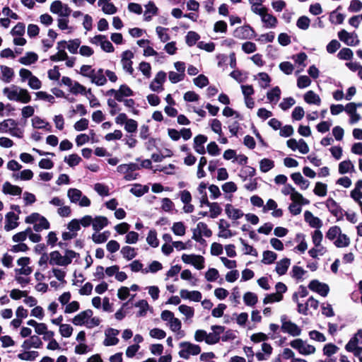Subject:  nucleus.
<instances>
[{
  "label": "nucleus",
  "mask_w": 362,
  "mask_h": 362,
  "mask_svg": "<svg viewBox=\"0 0 362 362\" xmlns=\"http://www.w3.org/2000/svg\"><path fill=\"white\" fill-rule=\"evenodd\" d=\"M139 71L144 76L149 78L151 76V66L149 63L141 62L139 65Z\"/></svg>",
  "instance_id": "69168bd1"
},
{
  "label": "nucleus",
  "mask_w": 362,
  "mask_h": 362,
  "mask_svg": "<svg viewBox=\"0 0 362 362\" xmlns=\"http://www.w3.org/2000/svg\"><path fill=\"white\" fill-rule=\"evenodd\" d=\"M304 218L310 227L320 228L322 226V221L318 218L315 216L310 211H305L304 213Z\"/></svg>",
  "instance_id": "5701e85b"
},
{
  "label": "nucleus",
  "mask_w": 362,
  "mask_h": 362,
  "mask_svg": "<svg viewBox=\"0 0 362 362\" xmlns=\"http://www.w3.org/2000/svg\"><path fill=\"white\" fill-rule=\"evenodd\" d=\"M119 93V102L123 101L124 97L132 96L134 95L133 90L127 85L123 84L121 85L119 88L118 89Z\"/></svg>",
  "instance_id": "09e8293b"
},
{
  "label": "nucleus",
  "mask_w": 362,
  "mask_h": 362,
  "mask_svg": "<svg viewBox=\"0 0 362 362\" xmlns=\"http://www.w3.org/2000/svg\"><path fill=\"white\" fill-rule=\"evenodd\" d=\"M290 346L302 355H310L315 352L314 346L307 344L301 339H296L290 342Z\"/></svg>",
  "instance_id": "423d86ee"
},
{
  "label": "nucleus",
  "mask_w": 362,
  "mask_h": 362,
  "mask_svg": "<svg viewBox=\"0 0 362 362\" xmlns=\"http://www.w3.org/2000/svg\"><path fill=\"white\" fill-rule=\"evenodd\" d=\"M49 264L52 265L66 266L64 256L59 251L52 252L49 255Z\"/></svg>",
  "instance_id": "c756f323"
},
{
  "label": "nucleus",
  "mask_w": 362,
  "mask_h": 362,
  "mask_svg": "<svg viewBox=\"0 0 362 362\" xmlns=\"http://www.w3.org/2000/svg\"><path fill=\"white\" fill-rule=\"evenodd\" d=\"M33 172L30 169H25L22 171L14 173L12 175V177L15 180H30L33 177Z\"/></svg>",
  "instance_id": "2f4dec72"
},
{
  "label": "nucleus",
  "mask_w": 362,
  "mask_h": 362,
  "mask_svg": "<svg viewBox=\"0 0 362 362\" xmlns=\"http://www.w3.org/2000/svg\"><path fill=\"white\" fill-rule=\"evenodd\" d=\"M168 28H164V27H161V26H157L156 28V34H157L159 40L162 42H166L170 39V35L168 34Z\"/></svg>",
  "instance_id": "49530a36"
},
{
  "label": "nucleus",
  "mask_w": 362,
  "mask_h": 362,
  "mask_svg": "<svg viewBox=\"0 0 362 362\" xmlns=\"http://www.w3.org/2000/svg\"><path fill=\"white\" fill-rule=\"evenodd\" d=\"M339 350V347L332 343H329L325 345L323 348L324 355L330 357L335 354Z\"/></svg>",
  "instance_id": "e2e57ef3"
},
{
  "label": "nucleus",
  "mask_w": 362,
  "mask_h": 362,
  "mask_svg": "<svg viewBox=\"0 0 362 362\" xmlns=\"http://www.w3.org/2000/svg\"><path fill=\"white\" fill-rule=\"evenodd\" d=\"M243 300L245 305L253 306L257 302V296L252 292H246L243 296Z\"/></svg>",
  "instance_id": "6e6d98bb"
},
{
  "label": "nucleus",
  "mask_w": 362,
  "mask_h": 362,
  "mask_svg": "<svg viewBox=\"0 0 362 362\" xmlns=\"http://www.w3.org/2000/svg\"><path fill=\"white\" fill-rule=\"evenodd\" d=\"M213 332L206 334V343L208 344H215L220 340V334L223 332L224 327L220 325L211 326Z\"/></svg>",
  "instance_id": "9b49d317"
},
{
  "label": "nucleus",
  "mask_w": 362,
  "mask_h": 362,
  "mask_svg": "<svg viewBox=\"0 0 362 362\" xmlns=\"http://www.w3.org/2000/svg\"><path fill=\"white\" fill-rule=\"evenodd\" d=\"M325 205L329 211L335 216L337 220H340L344 216V211L340 206L332 199L329 198L325 202Z\"/></svg>",
  "instance_id": "9d476101"
},
{
  "label": "nucleus",
  "mask_w": 362,
  "mask_h": 362,
  "mask_svg": "<svg viewBox=\"0 0 362 362\" xmlns=\"http://www.w3.org/2000/svg\"><path fill=\"white\" fill-rule=\"evenodd\" d=\"M22 188L12 185L11 182L6 181L2 186V192L4 194H9L12 196H20L22 194Z\"/></svg>",
  "instance_id": "6ab92c4d"
},
{
  "label": "nucleus",
  "mask_w": 362,
  "mask_h": 362,
  "mask_svg": "<svg viewBox=\"0 0 362 362\" xmlns=\"http://www.w3.org/2000/svg\"><path fill=\"white\" fill-rule=\"evenodd\" d=\"M38 59V55L33 52H27L25 56L21 57L18 62L25 66L31 65L35 63Z\"/></svg>",
  "instance_id": "7c9ffc66"
},
{
  "label": "nucleus",
  "mask_w": 362,
  "mask_h": 362,
  "mask_svg": "<svg viewBox=\"0 0 362 362\" xmlns=\"http://www.w3.org/2000/svg\"><path fill=\"white\" fill-rule=\"evenodd\" d=\"M206 141L207 137L202 134H199L194 139V148L197 153L202 155L206 153L204 144Z\"/></svg>",
  "instance_id": "b1692460"
},
{
  "label": "nucleus",
  "mask_w": 362,
  "mask_h": 362,
  "mask_svg": "<svg viewBox=\"0 0 362 362\" xmlns=\"http://www.w3.org/2000/svg\"><path fill=\"white\" fill-rule=\"evenodd\" d=\"M339 40L349 46H355L359 43V40L356 33H349L345 30L338 33Z\"/></svg>",
  "instance_id": "1a4fd4ad"
},
{
  "label": "nucleus",
  "mask_w": 362,
  "mask_h": 362,
  "mask_svg": "<svg viewBox=\"0 0 362 362\" xmlns=\"http://www.w3.org/2000/svg\"><path fill=\"white\" fill-rule=\"evenodd\" d=\"M308 288L323 297L327 296L329 291V288L327 284L321 283L317 280H312L308 285Z\"/></svg>",
  "instance_id": "ddd939ff"
},
{
  "label": "nucleus",
  "mask_w": 362,
  "mask_h": 362,
  "mask_svg": "<svg viewBox=\"0 0 362 362\" xmlns=\"http://www.w3.org/2000/svg\"><path fill=\"white\" fill-rule=\"evenodd\" d=\"M81 41L78 38L71 40L68 41L67 49L71 54H77L78 49H80Z\"/></svg>",
  "instance_id": "8fccbe9b"
},
{
  "label": "nucleus",
  "mask_w": 362,
  "mask_h": 362,
  "mask_svg": "<svg viewBox=\"0 0 362 362\" xmlns=\"http://www.w3.org/2000/svg\"><path fill=\"white\" fill-rule=\"evenodd\" d=\"M108 223L109 221L106 217L102 216H95L94 218H93V229L95 232H98L107 226Z\"/></svg>",
  "instance_id": "bb28decb"
},
{
  "label": "nucleus",
  "mask_w": 362,
  "mask_h": 362,
  "mask_svg": "<svg viewBox=\"0 0 362 362\" xmlns=\"http://www.w3.org/2000/svg\"><path fill=\"white\" fill-rule=\"evenodd\" d=\"M67 197L71 203L78 204L81 207H88L91 204L88 197L83 195L82 192L76 188L69 189Z\"/></svg>",
  "instance_id": "f03ea898"
},
{
  "label": "nucleus",
  "mask_w": 362,
  "mask_h": 362,
  "mask_svg": "<svg viewBox=\"0 0 362 362\" xmlns=\"http://www.w3.org/2000/svg\"><path fill=\"white\" fill-rule=\"evenodd\" d=\"M50 11L57 14L59 17H68L71 13V9L67 4H63L61 1L56 0L50 6Z\"/></svg>",
  "instance_id": "0eeeda50"
},
{
  "label": "nucleus",
  "mask_w": 362,
  "mask_h": 362,
  "mask_svg": "<svg viewBox=\"0 0 362 362\" xmlns=\"http://www.w3.org/2000/svg\"><path fill=\"white\" fill-rule=\"evenodd\" d=\"M171 230L175 235L178 236H183L186 233V227L181 221L174 223Z\"/></svg>",
  "instance_id": "603ef678"
},
{
  "label": "nucleus",
  "mask_w": 362,
  "mask_h": 362,
  "mask_svg": "<svg viewBox=\"0 0 362 362\" xmlns=\"http://www.w3.org/2000/svg\"><path fill=\"white\" fill-rule=\"evenodd\" d=\"M120 252L123 257L128 261L132 260L137 255L136 250L130 246L123 247L121 249Z\"/></svg>",
  "instance_id": "79ce46f5"
},
{
  "label": "nucleus",
  "mask_w": 362,
  "mask_h": 362,
  "mask_svg": "<svg viewBox=\"0 0 362 362\" xmlns=\"http://www.w3.org/2000/svg\"><path fill=\"white\" fill-rule=\"evenodd\" d=\"M32 125L35 129H44L48 132H51V126L49 122L40 117L35 116L32 119Z\"/></svg>",
  "instance_id": "72a5a7b5"
},
{
  "label": "nucleus",
  "mask_w": 362,
  "mask_h": 362,
  "mask_svg": "<svg viewBox=\"0 0 362 362\" xmlns=\"http://www.w3.org/2000/svg\"><path fill=\"white\" fill-rule=\"evenodd\" d=\"M182 260L186 264H192L198 270L204 267V258L201 255L183 254Z\"/></svg>",
  "instance_id": "6e6552de"
},
{
  "label": "nucleus",
  "mask_w": 362,
  "mask_h": 362,
  "mask_svg": "<svg viewBox=\"0 0 362 362\" xmlns=\"http://www.w3.org/2000/svg\"><path fill=\"white\" fill-rule=\"evenodd\" d=\"M353 172H355V167L350 160H344L339 164V173L341 175Z\"/></svg>",
  "instance_id": "c9c22d12"
},
{
  "label": "nucleus",
  "mask_w": 362,
  "mask_h": 362,
  "mask_svg": "<svg viewBox=\"0 0 362 362\" xmlns=\"http://www.w3.org/2000/svg\"><path fill=\"white\" fill-rule=\"evenodd\" d=\"M291 177L293 182L298 185L301 189H306L309 187V181L304 179L300 173H293Z\"/></svg>",
  "instance_id": "473e14b6"
},
{
  "label": "nucleus",
  "mask_w": 362,
  "mask_h": 362,
  "mask_svg": "<svg viewBox=\"0 0 362 362\" xmlns=\"http://www.w3.org/2000/svg\"><path fill=\"white\" fill-rule=\"evenodd\" d=\"M81 161V158L76 153L71 154L68 157L64 158V162H66L70 167H74L78 165Z\"/></svg>",
  "instance_id": "680f3d73"
},
{
  "label": "nucleus",
  "mask_w": 362,
  "mask_h": 362,
  "mask_svg": "<svg viewBox=\"0 0 362 362\" xmlns=\"http://www.w3.org/2000/svg\"><path fill=\"white\" fill-rule=\"evenodd\" d=\"M119 334V331L116 329L109 328L105 330V339L103 344L106 346L117 345L119 342V339L117 336Z\"/></svg>",
  "instance_id": "f8f14e48"
},
{
  "label": "nucleus",
  "mask_w": 362,
  "mask_h": 362,
  "mask_svg": "<svg viewBox=\"0 0 362 362\" xmlns=\"http://www.w3.org/2000/svg\"><path fill=\"white\" fill-rule=\"evenodd\" d=\"M225 211L228 217L233 220H238L244 215L240 209L235 208L230 204L226 205Z\"/></svg>",
  "instance_id": "393cba45"
},
{
  "label": "nucleus",
  "mask_w": 362,
  "mask_h": 362,
  "mask_svg": "<svg viewBox=\"0 0 362 362\" xmlns=\"http://www.w3.org/2000/svg\"><path fill=\"white\" fill-rule=\"evenodd\" d=\"M210 126L214 132L218 134L219 136L223 135L222 124L217 119H213L210 121Z\"/></svg>",
  "instance_id": "338daca9"
},
{
  "label": "nucleus",
  "mask_w": 362,
  "mask_h": 362,
  "mask_svg": "<svg viewBox=\"0 0 362 362\" xmlns=\"http://www.w3.org/2000/svg\"><path fill=\"white\" fill-rule=\"evenodd\" d=\"M0 71L1 73V80L6 83H10L13 78L14 72L13 70L6 66H0Z\"/></svg>",
  "instance_id": "cd10ccee"
},
{
  "label": "nucleus",
  "mask_w": 362,
  "mask_h": 362,
  "mask_svg": "<svg viewBox=\"0 0 362 362\" xmlns=\"http://www.w3.org/2000/svg\"><path fill=\"white\" fill-rule=\"evenodd\" d=\"M304 100L308 104H314L318 106L321 103L320 96L313 90H309L304 95Z\"/></svg>",
  "instance_id": "e433bc0d"
},
{
  "label": "nucleus",
  "mask_w": 362,
  "mask_h": 362,
  "mask_svg": "<svg viewBox=\"0 0 362 362\" xmlns=\"http://www.w3.org/2000/svg\"><path fill=\"white\" fill-rule=\"evenodd\" d=\"M310 24V20L309 19L308 17H307L305 16H300L296 22L297 27L299 29L304 30L308 29Z\"/></svg>",
  "instance_id": "774afa93"
},
{
  "label": "nucleus",
  "mask_w": 362,
  "mask_h": 362,
  "mask_svg": "<svg viewBox=\"0 0 362 362\" xmlns=\"http://www.w3.org/2000/svg\"><path fill=\"white\" fill-rule=\"evenodd\" d=\"M98 4L105 14H114L117 12V8L110 0H98Z\"/></svg>",
  "instance_id": "c85d7f7f"
},
{
  "label": "nucleus",
  "mask_w": 362,
  "mask_h": 362,
  "mask_svg": "<svg viewBox=\"0 0 362 362\" xmlns=\"http://www.w3.org/2000/svg\"><path fill=\"white\" fill-rule=\"evenodd\" d=\"M5 218L6 223L4 226V229L6 231H10L18 226V220L19 217L14 212L10 211L7 213Z\"/></svg>",
  "instance_id": "2eb2a0df"
},
{
  "label": "nucleus",
  "mask_w": 362,
  "mask_h": 362,
  "mask_svg": "<svg viewBox=\"0 0 362 362\" xmlns=\"http://www.w3.org/2000/svg\"><path fill=\"white\" fill-rule=\"evenodd\" d=\"M274 167V162L268 158L259 161V169L262 173H267Z\"/></svg>",
  "instance_id": "3c124183"
},
{
  "label": "nucleus",
  "mask_w": 362,
  "mask_h": 362,
  "mask_svg": "<svg viewBox=\"0 0 362 362\" xmlns=\"http://www.w3.org/2000/svg\"><path fill=\"white\" fill-rule=\"evenodd\" d=\"M93 311L90 309L81 312L79 314L76 315L73 320L72 322L75 325H86L88 320L92 317Z\"/></svg>",
  "instance_id": "dca6fc26"
},
{
  "label": "nucleus",
  "mask_w": 362,
  "mask_h": 362,
  "mask_svg": "<svg viewBox=\"0 0 362 362\" xmlns=\"http://www.w3.org/2000/svg\"><path fill=\"white\" fill-rule=\"evenodd\" d=\"M146 10L144 13V19L146 21H150L153 16L158 13V8L153 1H148L145 6Z\"/></svg>",
  "instance_id": "a878e982"
},
{
  "label": "nucleus",
  "mask_w": 362,
  "mask_h": 362,
  "mask_svg": "<svg viewBox=\"0 0 362 362\" xmlns=\"http://www.w3.org/2000/svg\"><path fill=\"white\" fill-rule=\"evenodd\" d=\"M148 191L147 185L135 184L130 189V192L136 197H141Z\"/></svg>",
  "instance_id": "c03bdc74"
},
{
  "label": "nucleus",
  "mask_w": 362,
  "mask_h": 362,
  "mask_svg": "<svg viewBox=\"0 0 362 362\" xmlns=\"http://www.w3.org/2000/svg\"><path fill=\"white\" fill-rule=\"evenodd\" d=\"M180 295L183 299H188L194 302H200L202 298L201 292L198 291H189L186 289H182L180 291Z\"/></svg>",
  "instance_id": "aec40b11"
},
{
  "label": "nucleus",
  "mask_w": 362,
  "mask_h": 362,
  "mask_svg": "<svg viewBox=\"0 0 362 362\" xmlns=\"http://www.w3.org/2000/svg\"><path fill=\"white\" fill-rule=\"evenodd\" d=\"M290 264H291L290 259L284 258L276 263V272L279 275H284L286 273Z\"/></svg>",
  "instance_id": "4c0bfd02"
},
{
  "label": "nucleus",
  "mask_w": 362,
  "mask_h": 362,
  "mask_svg": "<svg viewBox=\"0 0 362 362\" xmlns=\"http://www.w3.org/2000/svg\"><path fill=\"white\" fill-rule=\"evenodd\" d=\"M230 224L224 219H220L218 223V237L229 238L233 236V233L229 230Z\"/></svg>",
  "instance_id": "412c9836"
},
{
  "label": "nucleus",
  "mask_w": 362,
  "mask_h": 362,
  "mask_svg": "<svg viewBox=\"0 0 362 362\" xmlns=\"http://www.w3.org/2000/svg\"><path fill=\"white\" fill-rule=\"evenodd\" d=\"M341 6H338L335 11H333L329 16V20L332 23L341 24L345 18V16L342 13H337V11L340 9Z\"/></svg>",
  "instance_id": "de8ad7c7"
},
{
  "label": "nucleus",
  "mask_w": 362,
  "mask_h": 362,
  "mask_svg": "<svg viewBox=\"0 0 362 362\" xmlns=\"http://www.w3.org/2000/svg\"><path fill=\"white\" fill-rule=\"evenodd\" d=\"M180 346L181 350L179 351V356L184 359H188L191 355L196 356L201 352V348L199 345L190 342H181Z\"/></svg>",
  "instance_id": "20e7f679"
},
{
  "label": "nucleus",
  "mask_w": 362,
  "mask_h": 362,
  "mask_svg": "<svg viewBox=\"0 0 362 362\" xmlns=\"http://www.w3.org/2000/svg\"><path fill=\"white\" fill-rule=\"evenodd\" d=\"M341 232V230L340 227L337 226H332L329 228L328 231L326 233V238L329 239V240H335L339 235H340V233Z\"/></svg>",
  "instance_id": "4d7b16f0"
},
{
  "label": "nucleus",
  "mask_w": 362,
  "mask_h": 362,
  "mask_svg": "<svg viewBox=\"0 0 362 362\" xmlns=\"http://www.w3.org/2000/svg\"><path fill=\"white\" fill-rule=\"evenodd\" d=\"M281 96V90L278 86L273 88L270 91H269L267 94V99L270 103H276Z\"/></svg>",
  "instance_id": "a18cd8bd"
},
{
  "label": "nucleus",
  "mask_w": 362,
  "mask_h": 362,
  "mask_svg": "<svg viewBox=\"0 0 362 362\" xmlns=\"http://www.w3.org/2000/svg\"><path fill=\"white\" fill-rule=\"evenodd\" d=\"M134 57V54L131 50H125L122 52L120 58V63L124 71L129 75H133L134 69L132 66V59Z\"/></svg>",
  "instance_id": "39448f33"
},
{
  "label": "nucleus",
  "mask_w": 362,
  "mask_h": 362,
  "mask_svg": "<svg viewBox=\"0 0 362 362\" xmlns=\"http://www.w3.org/2000/svg\"><path fill=\"white\" fill-rule=\"evenodd\" d=\"M139 169H140V167L138 164L134 163H130L128 164L119 165L117 167V170L118 173H119L121 174H124L125 175L126 174H127L129 172H134V171H136Z\"/></svg>",
  "instance_id": "f704fd0d"
},
{
  "label": "nucleus",
  "mask_w": 362,
  "mask_h": 362,
  "mask_svg": "<svg viewBox=\"0 0 362 362\" xmlns=\"http://www.w3.org/2000/svg\"><path fill=\"white\" fill-rule=\"evenodd\" d=\"M334 245L337 247H346L350 245V238L346 235L340 233L337 239L334 241Z\"/></svg>",
  "instance_id": "a19ab883"
},
{
  "label": "nucleus",
  "mask_w": 362,
  "mask_h": 362,
  "mask_svg": "<svg viewBox=\"0 0 362 362\" xmlns=\"http://www.w3.org/2000/svg\"><path fill=\"white\" fill-rule=\"evenodd\" d=\"M292 299L294 302H296L297 303L298 312L304 315H307L308 314V306L307 302L305 303H302L299 302L297 293H293V295L292 296Z\"/></svg>",
  "instance_id": "5fc2aeb1"
},
{
  "label": "nucleus",
  "mask_w": 362,
  "mask_h": 362,
  "mask_svg": "<svg viewBox=\"0 0 362 362\" xmlns=\"http://www.w3.org/2000/svg\"><path fill=\"white\" fill-rule=\"evenodd\" d=\"M327 186L322 182H317L314 188V193L320 197H325L327 194Z\"/></svg>",
  "instance_id": "0e129e2a"
},
{
  "label": "nucleus",
  "mask_w": 362,
  "mask_h": 362,
  "mask_svg": "<svg viewBox=\"0 0 362 362\" xmlns=\"http://www.w3.org/2000/svg\"><path fill=\"white\" fill-rule=\"evenodd\" d=\"M276 257L277 255L275 252L267 250L263 252V259L262 262L265 264H270L276 260Z\"/></svg>",
  "instance_id": "052dcab7"
},
{
  "label": "nucleus",
  "mask_w": 362,
  "mask_h": 362,
  "mask_svg": "<svg viewBox=\"0 0 362 362\" xmlns=\"http://www.w3.org/2000/svg\"><path fill=\"white\" fill-rule=\"evenodd\" d=\"M3 94L12 101L28 103L31 100V96L28 90L18 86L12 85L3 89Z\"/></svg>",
  "instance_id": "f257e3e1"
},
{
  "label": "nucleus",
  "mask_w": 362,
  "mask_h": 362,
  "mask_svg": "<svg viewBox=\"0 0 362 362\" xmlns=\"http://www.w3.org/2000/svg\"><path fill=\"white\" fill-rule=\"evenodd\" d=\"M90 81L98 86H104L107 83L104 70L103 69H95L90 78Z\"/></svg>",
  "instance_id": "f3484780"
},
{
  "label": "nucleus",
  "mask_w": 362,
  "mask_h": 362,
  "mask_svg": "<svg viewBox=\"0 0 362 362\" xmlns=\"http://www.w3.org/2000/svg\"><path fill=\"white\" fill-rule=\"evenodd\" d=\"M42 346V342L41 339L36 335H33L25 340L21 346L24 349H30V348L39 349Z\"/></svg>",
  "instance_id": "4be33fe9"
},
{
  "label": "nucleus",
  "mask_w": 362,
  "mask_h": 362,
  "mask_svg": "<svg viewBox=\"0 0 362 362\" xmlns=\"http://www.w3.org/2000/svg\"><path fill=\"white\" fill-rule=\"evenodd\" d=\"M281 330L292 337H298L301 334V329L294 322L288 319L286 315L281 316Z\"/></svg>",
  "instance_id": "7ed1b4c3"
},
{
  "label": "nucleus",
  "mask_w": 362,
  "mask_h": 362,
  "mask_svg": "<svg viewBox=\"0 0 362 362\" xmlns=\"http://www.w3.org/2000/svg\"><path fill=\"white\" fill-rule=\"evenodd\" d=\"M146 241L149 245L153 247H156L159 245V241L157 238V233L155 230H151L146 238Z\"/></svg>",
  "instance_id": "13d9d810"
},
{
  "label": "nucleus",
  "mask_w": 362,
  "mask_h": 362,
  "mask_svg": "<svg viewBox=\"0 0 362 362\" xmlns=\"http://www.w3.org/2000/svg\"><path fill=\"white\" fill-rule=\"evenodd\" d=\"M16 123L17 122L13 119H4L0 122V132L9 134Z\"/></svg>",
  "instance_id": "58836bf2"
},
{
  "label": "nucleus",
  "mask_w": 362,
  "mask_h": 362,
  "mask_svg": "<svg viewBox=\"0 0 362 362\" xmlns=\"http://www.w3.org/2000/svg\"><path fill=\"white\" fill-rule=\"evenodd\" d=\"M260 17L266 28H274L276 27L278 23L277 18L271 13H269L267 9Z\"/></svg>",
  "instance_id": "a211bd4d"
},
{
  "label": "nucleus",
  "mask_w": 362,
  "mask_h": 362,
  "mask_svg": "<svg viewBox=\"0 0 362 362\" xmlns=\"http://www.w3.org/2000/svg\"><path fill=\"white\" fill-rule=\"evenodd\" d=\"M185 38L187 45L192 47L199 40L200 36L194 31H189Z\"/></svg>",
  "instance_id": "bf43d9fd"
},
{
  "label": "nucleus",
  "mask_w": 362,
  "mask_h": 362,
  "mask_svg": "<svg viewBox=\"0 0 362 362\" xmlns=\"http://www.w3.org/2000/svg\"><path fill=\"white\" fill-rule=\"evenodd\" d=\"M234 36L239 39H251L255 36V31L250 25H243L234 30Z\"/></svg>",
  "instance_id": "4468645a"
},
{
  "label": "nucleus",
  "mask_w": 362,
  "mask_h": 362,
  "mask_svg": "<svg viewBox=\"0 0 362 362\" xmlns=\"http://www.w3.org/2000/svg\"><path fill=\"white\" fill-rule=\"evenodd\" d=\"M259 78V85L262 88H267L271 82L269 76L265 72H261L255 78Z\"/></svg>",
  "instance_id": "864d4df0"
},
{
  "label": "nucleus",
  "mask_w": 362,
  "mask_h": 362,
  "mask_svg": "<svg viewBox=\"0 0 362 362\" xmlns=\"http://www.w3.org/2000/svg\"><path fill=\"white\" fill-rule=\"evenodd\" d=\"M39 218L38 221L33 226V229L36 232L49 229L50 225L47 219L42 215Z\"/></svg>",
  "instance_id": "37998d69"
},
{
  "label": "nucleus",
  "mask_w": 362,
  "mask_h": 362,
  "mask_svg": "<svg viewBox=\"0 0 362 362\" xmlns=\"http://www.w3.org/2000/svg\"><path fill=\"white\" fill-rule=\"evenodd\" d=\"M110 236V232L108 230L100 233L95 232L92 235V240L95 243L101 244L106 242Z\"/></svg>",
  "instance_id": "ea45409f"
}]
</instances>
